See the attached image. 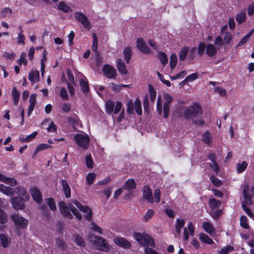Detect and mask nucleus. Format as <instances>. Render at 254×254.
I'll use <instances>...</instances> for the list:
<instances>
[{
  "label": "nucleus",
  "mask_w": 254,
  "mask_h": 254,
  "mask_svg": "<svg viewBox=\"0 0 254 254\" xmlns=\"http://www.w3.org/2000/svg\"><path fill=\"white\" fill-rule=\"evenodd\" d=\"M32 197L38 203H40L42 200V195L40 190L37 188H33L30 190Z\"/></svg>",
  "instance_id": "f3484780"
},
{
  "label": "nucleus",
  "mask_w": 254,
  "mask_h": 254,
  "mask_svg": "<svg viewBox=\"0 0 254 254\" xmlns=\"http://www.w3.org/2000/svg\"><path fill=\"white\" fill-rule=\"evenodd\" d=\"M114 242L117 245L124 249H129L131 246L130 243L123 237H115Z\"/></svg>",
  "instance_id": "ddd939ff"
},
{
  "label": "nucleus",
  "mask_w": 254,
  "mask_h": 254,
  "mask_svg": "<svg viewBox=\"0 0 254 254\" xmlns=\"http://www.w3.org/2000/svg\"><path fill=\"white\" fill-rule=\"evenodd\" d=\"M86 165L89 168H93V160L90 155L86 157Z\"/></svg>",
  "instance_id": "69168bd1"
},
{
  "label": "nucleus",
  "mask_w": 254,
  "mask_h": 254,
  "mask_svg": "<svg viewBox=\"0 0 254 254\" xmlns=\"http://www.w3.org/2000/svg\"><path fill=\"white\" fill-rule=\"evenodd\" d=\"M189 231L190 232V236H193L194 235V232H195L194 227L193 224H192V223H191V222H190L189 223L188 226V228H185L184 229V232H183V235H184L183 240L184 241H186L189 239Z\"/></svg>",
  "instance_id": "2eb2a0df"
},
{
  "label": "nucleus",
  "mask_w": 254,
  "mask_h": 254,
  "mask_svg": "<svg viewBox=\"0 0 254 254\" xmlns=\"http://www.w3.org/2000/svg\"><path fill=\"white\" fill-rule=\"evenodd\" d=\"M89 239L95 244L98 249L104 251H107L109 249L107 242L102 238L91 235L89 236Z\"/></svg>",
  "instance_id": "423d86ee"
},
{
  "label": "nucleus",
  "mask_w": 254,
  "mask_h": 254,
  "mask_svg": "<svg viewBox=\"0 0 254 254\" xmlns=\"http://www.w3.org/2000/svg\"><path fill=\"white\" fill-rule=\"evenodd\" d=\"M95 177V174L94 173L88 174L86 177L87 184L89 185H91L94 182Z\"/></svg>",
  "instance_id": "13d9d810"
},
{
  "label": "nucleus",
  "mask_w": 254,
  "mask_h": 254,
  "mask_svg": "<svg viewBox=\"0 0 254 254\" xmlns=\"http://www.w3.org/2000/svg\"><path fill=\"white\" fill-rule=\"evenodd\" d=\"M248 220L246 216H242L240 218V225L244 228L249 229L250 226L248 224Z\"/></svg>",
  "instance_id": "ea45409f"
},
{
  "label": "nucleus",
  "mask_w": 254,
  "mask_h": 254,
  "mask_svg": "<svg viewBox=\"0 0 254 254\" xmlns=\"http://www.w3.org/2000/svg\"><path fill=\"white\" fill-rule=\"evenodd\" d=\"M214 43L215 45L220 47L223 46L224 44V42L220 36H218L216 37Z\"/></svg>",
  "instance_id": "338daca9"
},
{
  "label": "nucleus",
  "mask_w": 254,
  "mask_h": 254,
  "mask_svg": "<svg viewBox=\"0 0 254 254\" xmlns=\"http://www.w3.org/2000/svg\"><path fill=\"white\" fill-rule=\"evenodd\" d=\"M248 166V163L246 161H243L242 163L238 164L237 166V170L238 173H242L244 171Z\"/></svg>",
  "instance_id": "864d4df0"
},
{
  "label": "nucleus",
  "mask_w": 254,
  "mask_h": 254,
  "mask_svg": "<svg viewBox=\"0 0 254 254\" xmlns=\"http://www.w3.org/2000/svg\"><path fill=\"white\" fill-rule=\"evenodd\" d=\"M74 17L87 30H90L91 28L90 22L83 13L82 12H76L74 14Z\"/></svg>",
  "instance_id": "1a4fd4ad"
},
{
  "label": "nucleus",
  "mask_w": 254,
  "mask_h": 254,
  "mask_svg": "<svg viewBox=\"0 0 254 254\" xmlns=\"http://www.w3.org/2000/svg\"><path fill=\"white\" fill-rule=\"evenodd\" d=\"M16 193L19 195V197H21L25 199L26 200H28L29 198V195L28 194L25 189L21 186H19L17 188H15V190Z\"/></svg>",
  "instance_id": "412c9836"
},
{
  "label": "nucleus",
  "mask_w": 254,
  "mask_h": 254,
  "mask_svg": "<svg viewBox=\"0 0 254 254\" xmlns=\"http://www.w3.org/2000/svg\"><path fill=\"white\" fill-rule=\"evenodd\" d=\"M206 49V46L205 44L203 42H200L197 47V54L200 56H202Z\"/></svg>",
  "instance_id": "09e8293b"
},
{
  "label": "nucleus",
  "mask_w": 254,
  "mask_h": 254,
  "mask_svg": "<svg viewBox=\"0 0 254 254\" xmlns=\"http://www.w3.org/2000/svg\"><path fill=\"white\" fill-rule=\"evenodd\" d=\"M7 221V216L1 209H0V224H3Z\"/></svg>",
  "instance_id": "bf43d9fd"
},
{
  "label": "nucleus",
  "mask_w": 254,
  "mask_h": 254,
  "mask_svg": "<svg viewBox=\"0 0 254 254\" xmlns=\"http://www.w3.org/2000/svg\"><path fill=\"white\" fill-rule=\"evenodd\" d=\"M25 36L22 32H20L18 34L17 36V43L18 44H21L24 45L25 44Z\"/></svg>",
  "instance_id": "e2e57ef3"
},
{
  "label": "nucleus",
  "mask_w": 254,
  "mask_h": 254,
  "mask_svg": "<svg viewBox=\"0 0 254 254\" xmlns=\"http://www.w3.org/2000/svg\"><path fill=\"white\" fill-rule=\"evenodd\" d=\"M136 185L133 179H128L124 185V188L129 191L135 189Z\"/></svg>",
  "instance_id": "c756f323"
},
{
  "label": "nucleus",
  "mask_w": 254,
  "mask_h": 254,
  "mask_svg": "<svg viewBox=\"0 0 254 254\" xmlns=\"http://www.w3.org/2000/svg\"><path fill=\"white\" fill-rule=\"evenodd\" d=\"M154 211L152 209H148L143 217V221H148L154 215Z\"/></svg>",
  "instance_id": "3c124183"
},
{
  "label": "nucleus",
  "mask_w": 254,
  "mask_h": 254,
  "mask_svg": "<svg viewBox=\"0 0 254 254\" xmlns=\"http://www.w3.org/2000/svg\"><path fill=\"white\" fill-rule=\"evenodd\" d=\"M26 54L25 53H22L20 55L19 59L17 61V63L19 65H21L23 64L25 65H26L27 64V60L26 59Z\"/></svg>",
  "instance_id": "de8ad7c7"
},
{
  "label": "nucleus",
  "mask_w": 254,
  "mask_h": 254,
  "mask_svg": "<svg viewBox=\"0 0 254 254\" xmlns=\"http://www.w3.org/2000/svg\"><path fill=\"white\" fill-rule=\"evenodd\" d=\"M0 181L12 187L17 184V181L14 178L7 177L1 173H0Z\"/></svg>",
  "instance_id": "a211bd4d"
},
{
  "label": "nucleus",
  "mask_w": 254,
  "mask_h": 254,
  "mask_svg": "<svg viewBox=\"0 0 254 254\" xmlns=\"http://www.w3.org/2000/svg\"><path fill=\"white\" fill-rule=\"evenodd\" d=\"M133 237L139 244L145 247L146 254H158L151 248L155 247V243L150 236L140 233H134Z\"/></svg>",
  "instance_id": "f257e3e1"
},
{
  "label": "nucleus",
  "mask_w": 254,
  "mask_h": 254,
  "mask_svg": "<svg viewBox=\"0 0 254 254\" xmlns=\"http://www.w3.org/2000/svg\"><path fill=\"white\" fill-rule=\"evenodd\" d=\"M202 227L210 236H212L215 234V229L210 222H203Z\"/></svg>",
  "instance_id": "4be33fe9"
},
{
  "label": "nucleus",
  "mask_w": 254,
  "mask_h": 254,
  "mask_svg": "<svg viewBox=\"0 0 254 254\" xmlns=\"http://www.w3.org/2000/svg\"><path fill=\"white\" fill-rule=\"evenodd\" d=\"M61 184L63 188V190L65 196L66 198H69L71 195V190L70 188L68 185L66 181L65 180L63 179L61 181Z\"/></svg>",
  "instance_id": "5701e85b"
},
{
  "label": "nucleus",
  "mask_w": 254,
  "mask_h": 254,
  "mask_svg": "<svg viewBox=\"0 0 254 254\" xmlns=\"http://www.w3.org/2000/svg\"><path fill=\"white\" fill-rule=\"evenodd\" d=\"M197 77H198L197 73L195 72V73H192V74L187 76L186 77V78L185 79V80H183V81H182L181 84H184L185 83L193 81V80L197 79Z\"/></svg>",
  "instance_id": "e433bc0d"
},
{
  "label": "nucleus",
  "mask_w": 254,
  "mask_h": 254,
  "mask_svg": "<svg viewBox=\"0 0 254 254\" xmlns=\"http://www.w3.org/2000/svg\"><path fill=\"white\" fill-rule=\"evenodd\" d=\"M79 84L83 92L87 93L89 91L88 81L85 77L83 76L80 79Z\"/></svg>",
  "instance_id": "393cba45"
},
{
  "label": "nucleus",
  "mask_w": 254,
  "mask_h": 254,
  "mask_svg": "<svg viewBox=\"0 0 254 254\" xmlns=\"http://www.w3.org/2000/svg\"><path fill=\"white\" fill-rule=\"evenodd\" d=\"M26 200L21 197H11L10 202L15 209H22L24 207V201Z\"/></svg>",
  "instance_id": "f8f14e48"
},
{
  "label": "nucleus",
  "mask_w": 254,
  "mask_h": 254,
  "mask_svg": "<svg viewBox=\"0 0 254 254\" xmlns=\"http://www.w3.org/2000/svg\"><path fill=\"white\" fill-rule=\"evenodd\" d=\"M143 197L151 203L154 202V199L152 197V192L147 186H145L143 188Z\"/></svg>",
  "instance_id": "aec40b11"
},
{
  "label": "nucleus",
  "mask_w": 254,
  "mask_h": 254,
  "mask_svg": "<svg viewBox=\"0 0 254 254\" xmlns=\"http://www.w3.org/2000/svg\"><path fill=\"white\" fill-rule=\"evenodd\" d=\"M11 96L13 101L14 104L16 105L19 101L20 94L15 87L12 88L11 91Z\"/></svg>",
  "instance_id": "473e14b6"
},
{
  "label": "nucleus",
  "mask_w": 254,
  "mask_h": 254,
  "mask_svg": "<svg viewBox=\"0 0 254 254\" xmlns=\"http://www.w3.org/2000/svg\"><path fill=\"white\" fill-rule=\"evenodd\" d=\"M73 203L82 212L84 213V217L87 220H90L92 218V210L87 206H83L77 200H73Z\"/></svg>",
  "instance_id": "9d476101"
},
{
  "label": "nucleus",
  "mask_w": 254,
  "mask_h": 254,
  "mask_svg": "<svg viewBox=\"0 0 254 254\" xmlns=\"http://www.w3.org/2000/svg\"><path fill=\"white\" fill-rule=\"evenodd\" d=\"M28 78L33 83L38 81L39 80V71L38 70L30 71L29 73Z\"/></svg>",
  "instance_id": "a878e982"
},
{
  "label": "nucleus",
  "mask_w": 254,
  "mask_h": 254,
  "mask_svg": "<svg viewBox=\"0 0 254 254\" xmlns=\"http://www.w3.org/2000/svg\"><path fill=\"white\" fill-rule=\"evenodd\" d=\"M148 91L149 92L150 98L152 102H153L156 99V92L154 90L153 87L150 84L148 86Z\"/></svg>",
  "instance_id": "49530a36"
},
{
  "label": "nucleus",
  "mask_w": 254,
  "mask_h": 254,
  "mask_svg": "<svg viewBox=\"0 0 254 254\" xmlns=\"http://www.w3.org/2000/svg\"><path fill=\"white\" fill-rule=\"evenodd\" d=\"M233 249V247L231 246H226L222 248L218 253L219 254H228L232 251Z\"/></svg>",
  "instance_id": "4d7b16f0"
},
{
  "label": "nucleus",
  "mask_w": 254,
  "mask_h": 254,
  "mask_svg": "<svg viewBox=\"0 0 254 254\" xmlns=\"http://www.w3.org/2000/svg\"><path fill=\"white\" fill-rule=\"evenodd\" d=\"M254 32V29H253L249 33L245 35L239 42L238 46H241L246 43Z\"/></svg>",
  "instance_id": "f704fd0d"
},
{
  "label": "nucleus",
  "mask_w": 254,
  "mask_h": 254,
  "mask_svg": "<svg viewBox=\"0 0 254 254\" xmlns=\"http://www.w3.org/2000/svg\"><path fill=\"white\" fill-rule=\"evenodd\" d=\"M179 110V114L186 119L196 117L202 113L201 107L198 103H193L190 107H181Z\"/></svg>",
  "instance_id": "f03ea898"
},
{
  "label": "nucleus",
  "mask_w": 254,
  "mask_h": 254,
  "mask_svg": "<svg viewBox=\"0 0 254 254\" xmlns=\"http://www.w3.org/2000/svg\"><path fill=\"white\" fill-rule=\"evenodd\" d=\"M202 140L208 145H211L212 142L211 134L208 131L204 132L202 136Z\"/></svg>",
  "instance_id": "cd10ccee"
},
{
  "label": "nucleus",
  "mask_w": 254,
  "mask_h": 254,
  "mask_svg": "<svg viewBox=\"0 0 254 254\" xmlns=\"http://www.w3.org/2000/svg\"><path fill=\"white\" fill-rule=\"evenodd\" d=\"M91 229L93 231L98 232V233L102 234L103 233L102 229L95 223L92 222L91 223Z\"/></svg>",
  "instance_id": "0e129e2a"
},
{
  "label": "nucleus",
  "mask_w": 254,
  "mask_h": 254,
  "mask_svg": "<svg viewBox=\"0 0 254 254\" xmlns=\"http://www.w3.org/2000/svg\"><path fill=\"white\" fill-rule=\"evenodd\" d=\"M0 240L2 247L7 248L10 242V239L3 234L0 235Z\"/></svg>",
  "instance_id": "2f4dec72"
},
{
  "label": "nucleus",
  "mask_w": 254,
  "mask_h": 254,
  "mask_svg": "<svg viewBox=\"0 0 254 254\" xmlns=\"http://www.w3.org/2000/svg\"><path fill=\"white\" fill-rule=\"evenodd\" d=\"M164 97L166 101L164 102L163 105V117L164 118H167L169 117L170 104L172 101V98L167 93L164 95Z\"/></svg>",
  "instance_id": "9b49d317"
},
{
  "label": "nucleus",
  "mask_w": 254,
  "mask_h": 254,
  "mask_svg": "<svg viewBox=\"0 0 254 254\" xmlns=\"http://www.w3.org/2000/svg\"><path fill=\"white\" fill-rule=\"evenodd\" d=\"M58 9L63 11L64 12H71L72 9L64 1H61L58 5Z\"/></svg>",
  "instance_id": "7c9ffc66"
},
{
  "label": "nucleus",
  "mask_w": 254,
  "mask_h": 254,
  "mask_svg": "<svg viewBox=\"0 0 254 254\" xmlns=\"http://www.w3.org/2000/svg\"><path fill=\"white\" fill-rule=\"evenodd\" d=\"M122 105L121 102L118 101L115 103L111 100H108L106 102V109L108 114L114 113L115 114L119 113L122 108Z\"/></svg>",
  "instance_id": "6e6552de"
},
{
  "label": "nucleus",
  "mask_w": 254,
  "mask_h": 254,
  "mask_svg": "<svg viewBox=\"0 0 254 254\" xmlns=\"http://www.w3.org/2000/svg\"><path fill=\"white\" fill-rule=\"evenodd\" d=\"M92 36L93 38L92 49L94 52H97L98 48V38L95 33H93Z\"/></svg>",
  "instance_id": "8fccbe9b"
},
{
  "label": "nucleus",
  "mask_w": 254,
  "mask_h": 254,
  "mask_svg": "<svg viewBox=\"0 0 254 254\" xmlns=\"http://www.w3.org/2000/svg\"><path fill=\"white\" fill-rule=\"evenodd\" d=\"M123 53L126 62L128 63L132 54L131 48L129 47L126 48Z\"/></svg>",
  "instance_id": "58836bf2"
},
{
  "label": "nucleus",
  "mask_w": 254,
  "mask_h": 254,
  "mask_svg": "<svg viewBox=\"0 0 254 254\" xmlns=\"http://www.w3.org/2000/svg\"><path fill=\"white\" fill-rule=\"evenodd\" d=\"M74 140L77 145L86 149L88 147L90 138L85 133H79L74 135Z\"/></svg>",
  "instance_id": "39448f33"
},
{
  "label": "nucleus",
  "mask_w": 254,
  "mask_h": 254,
  "mask_svg": "<svg viewBox=\"0 0 254 254\" xmlns=\"http://www.w3.org/2000/svg\"><path fill=\"white\" fill-rule=\"evenodd\" d=\"M136 46L137 48L143 53L149 54L150 51L148 46L146 45L143 39L139 38L136 41Z\"/></svg>",
  "instance_id": "dca6fc26"
},
{
  "label": "nucleus",
  "mask_w": 254,
  "mask_h": 254,
  "mask_svg": "<svg viewBox=\"0 0 254 254\" xmlns=\"http://www.w3.org/2000/svg\"><path fill=\"white\" fill-rule=\"evenodd\" d=\"M243 195L245 201L243 202L242 206L244 210L246 212L247 215L252 219L254 218V214L250 209V208L246 206V204L251 205L253 204V197L251 194L249 192V188L246 187L243 190Z\"/></svg>",
  "instance_id": "20e7f679"
},
{
  "label": "nucleus",
  "mask_w": 254,
  "mask_h": 254,
  "mask_svg": "<svg viewBox=\"0 0 254 254\" xmlns=\"http://www.w3.org/2000/svg\"><path fill=\"white\" fill-rule=\"evenodd\" d=\"M188 48L186 47H184L180 51L179 54V58L181 61H184L188 54Z\"/></svg>",
  "instance_id": "603ef678"
},
{
  "label": "nucleus",
  "mask_w": 254,
  "mask_h": 254,
  "mask_svg": "<svg viewBox=\"0 0 254 254\" xmlns=\"http://www.w3.org/2000/svg\"><path fill=\"white\" fill-rule=\"evenodd\" d=\"M246 19V14L245 12H241L236 16V20L238 23L241 24L244 22Z\"/></svg>",
  "instance_id": "5fc2aeb1"
},
{
  "label": "nucleus",
  "mask_w": 254,
  "mask_h": 254,
  "mask_svg": "<svg viewBox=\"0 0 254 254\" xmlns=\"http://www.w3.org/2000/svg\"><path fill=\"white\" fill-rule=\"evenodd\" d=\"M37 131H34L31 134L27 135L25 138H22L21 136H20L19 140H20L21 142H29L32 140L34 138H35L37 136Z\"/></svg>",
  "instance_id": "c9c22d12"
},
{
  "label": "nucleus",
  "mask_w": 254,
  "mask_h": 254,
  "mask_svg": "<svg viewBox=\"0 0 254 254\" xmlns=\"http://www.w3.org/2000/svg\"><path fill=\"white\" fill-rule=\"evenodd\" d=\"M103 71L105 75L109 78H115L116 75V69L109 64H105L103 66Z\"/></svg>",
  "instance_id": "4468645a"
},
{
  "label": "nucleus",
  "mask_w": 254,
  "mask_h": 254,
  "mask_svg": "<svg viewBox=\"0 0 254 254\" xmlns=\"http://www.w3.org/2000/svg\"><path fill=\"white\" fill-rule=\"evenodd\" d=\"M110 85L112 89L114 91H119L123 87L125 88L129 86V85H125L123 84H117L114 83H110Z\"/></svg>",
  "instance_id": "37998d69"
},
{
  "label": "nucleus",
  "mask_w": 254,
  "mask_h": 254,
  "mask_svg": "<svg viewBox=\"0 0 254 254\" xmlns=\"http://www.w3.org/2000/svg\"><path fill=\"white\" fill-rule=\"evenodd\" d=\"M46 202L52 210L54 211L56 209V206L53 199L51 198H47L46 200Z\"/></svg>",
  "instance_id": "6e6d98bb"
},
{
  "label": "nucleus",
  "mask_w": 254,
  "mask_h": 254,
  "mask_svg": "<svg viewBox=\"0 0 254 254\" xmlns=\"http://www.w3.org/2000/svg\"><path fill=\"white\" fill-rule=\"evenodd\" d=\"M12 13V10L10 8L6 7L1 11V15L3 17H6Z\"/></svg>",
  "instance_id": "680f3d73"
},
{
  "label": "nucleus",
  "mask_w": 254,
  "mask_h": 254,
  "mask_svg": "<svg viewBox=\"0 0 254 254\" xmlns=\"http://www.w3.org/2000/svg\"><path fill=\"white\" fill-rule=\"evenodd\" d=\"M177 63V57L175 54L171 55L170 64V67L172 69H174L176 66Z\"/></svg>",
  "instance_id": "c03bdc74"
},
{
  "label": "nucleus",
  "mask_w": 254,
  "mask_h": 254,
  "mask_svg": "<svg viewBox=\"0 0 254 254\" xmlns=\"http://www.w3.org/2000/svg\"><path fill=\"white\" fill-rule=\"evenodd\" d=\"M59 206L61 213L64 217L70 218L72 216L71 212H72L78 220H81L82 218L81 215L71 204L68 203L66 205L64 202L60 201L59 203Z\"/></svg>",
  "instance_id": "7ed1b4c3"
},
{
  "label": "nucleus",
  "mask_w": 254,
  "mask_h": 254,
  "mask_svg": "<svg viewBox=\"0 0 254 254\" xmlns=\"http://www.w3.org/2000/svg\"><path fill=\"white\" fill-rule=\"evenodd\" d=\"M10 217L17 229H24L27 226L28 220L19 215L12 214Z\"/></svg>",
  "instance_id": "0eeeda50"
},
{
  "label": "nucleus",
  "mask_w": 254,
  "mask_h": 254,
  "mask_svg": "<svg viewBox=\"0 0 254 254\" xmlns=\"http://www.w3.org/2000/svg\"><path fill=\"white\" fill-rule=\"evenodd\" d=\"M199 238L203 243L209 245H212L214 243L213 240L208 236L203 233H200L199 234Z\"/></svg>",
  "instance_id": "bb28decb"
},
{
  "label": "nucleus",
  "mask_w": 254,
  "mask_h": 254,
  "mask_svg": "<svg viewBox=\"0 0 254 254\" xmlns=\"http://www.w3.org/2000/svg\"><path fill=\"white\" fill-rule=\"evenodd\" d=\"M0 191L6 195L12 196L14 195L15 191L13 189L9 187H6L3 184H0Z\"/></svg>",
  "instance_id": "b1692460"
},
{
  "label": "nucleus",
  "mask_w": 254,
  "mask_h": 254,
  "mask_svg": "<svg viewBox=\"0 0 254 254\" xmlns=\"http://www.w3.org/2000/svg\"><path fill=\"white\" fill-rule=\"evenodd\" d=\"M73 241L78 246L81 247L84 246L85 243L81 237L78 235L73 236Z\"/></svg>",
  "instance_id": "a19ab883"
},
{
  "label": "nucleus",
  "mask_w": 254,
  "mask_h": 254,
  "mask_svg": "<svg viewBox=\"0 0 254 254\" xmlns=\"http://www.w3.org/2000/svg\"><path fill=\"white\" fill-rule=\"evenodd\" d=\"M211 181L213 184L216 187H219L221 185V181L213 175H212L211 177Z\"/></svg>",
  "instance_id": "774afa93"
},
{
  "label": "nucleus",
  "mask_w": 254,
  "mask_h": 254,
  "mask_svg": "<svg viewBox=\"0 0 254 254\" xmlns=\"http://www.w3.org/2000/svg\"><path fill=\"white\" fill-rule=\"evenodd\" d=\"M219 48H217L212 44H209L206 46V49L205 51L206 54L210 57H214Z\"/></svg>",
  "instance_id": "6ab92c4d"
},
{
  "label": "nucleus",
  "mask_w": 254,
  "mask_h": 254,
  "mask_svg": "<svg viewBox=\"0 0 254 254\" xmlns=\"http://www.w3.org/2000/svg\"><path fill=\"white\" fill-rule=\"evenodd\" d=\"M158 59L161 62V64L165 66L168 63V58L165 54L163 52H159L158 54Z\"/></svg>",
  "instance_id": "79ce46f5"
},
{
  "label": "nucleus",
  "mask_w": 254,
  "mask_h": 254,
  "mask_svg": "<svg viewBox=\"0 0 254 254\" xmlns=\"http://www.w3.org/2000/svg\"><path fill=\"white\" fill-rule=\"evenodd\" d=\"M127 112L130 114L134 112V104L132 100H129L127 103Z\"/></svg>",
  "instance_id": "052dcab7"
},
{
  "label": "nucleus",
  "mask_w": 254,
  "mask_h": 254,
  "mask_svg": "<svg viewBox=\"0 0 254 254\" xmlns=\"http://www.w3.org/2000/svg\"><path fill=\"white\" fill-rule=\"evenodd\" d=\"M134 107L137 114L141 115L142 114V108L140 101L138 99H136L135 100Z\"/></svg>",
  "instance_id": "a18cd8bd"
},
{
  "label": "nucleus",
  "mask_w": 254,
  "mask_h": 254,
  "mask_svg": "<svg viewBox=\"0 0 254 254\" xmlns=\"http://www.w3.org/2000/svg\"><path fill=\"white\" fill-rule=\"evenodd\" d=\"M117 67L120 72L123 74H127V71L126 69V65L124 62L120 59H118L117 61Z\"/></svg>",
  "instance_id": "c85d7f7f"
},
{
  "label": "nucleus",
  "mask_w": 254,
  "mask_h": 254,
  "mask_svg": "<svg viewBox=\"0 0 254 254\" xmlns=\"http://www.w3.org/2000/svg\"><path fill=\"white\" fill-rule=\"evenodd\" d=\"M50 147H51L50 145L44 143L40 144L35 149L34 155H36L40 151L47 149Z\"/></svg>",
  "instance_id": "4c0bfd02"
},
{
  "label": "nucleus",
  "mask_w": 254,
  "mask_h": 254,
  "mask_svg": "<svg viewBox=\"0 0 254 254\" xmlns=\"http://www.w3.org/2000/svg\"><path fill=\"white\" fill-rule=\"evenodd\" d=\"M209 205L212 209L218 208L220 206V201L212 198H210L208 201Z\"/></svg>",
  "instance_id": "72a5a7b5"
}]
</instances>
